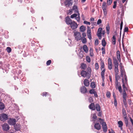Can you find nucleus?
Wrapping results in <instances>:
<instances>
[{"mask_svg": "<svg viewBox=\"0 0 133 133\" xmlns=\"http://www.w3.org/2000/svg\"><path fill=\"white\" fill-rule=\"evenodd\" d=\"M102 23V20L101 19H98L97 22V24L98 25H99Z\"/></svg>", "mask_w": 133, "mask_h": 133, "instance_id": "obj_59", "label": "nucleus"}, {"mask_svg": "<svg viewBox=\"0 0 133 133\" xmlns=\"http://www.w3.org/2000/svg\"><path fill=\"white\" fill-rule=\"evenodd\" d=\"M72 10L74 11V12L76 13L78 11L77 7L76 6H73Z\"/></svg>", "mask_w": 133, "mask_h": 133, "instance_id": "obj_33", "label": "nucleus"}, {"mask_svg": "<svg viewBox=\"0 0 133 133\" xmlns=\"http://www.w3.org/2000/svg\"><path fill=\"white\" fill-rule=\"evenodd\" d=\"M103 11L104 15L105 16H106L107 14L106 9H103Z\"/></svg>", "mask_w": 133, "mask_h": 133, "instance_id": "obj_48", "label": "nucleus"}, {"mask_svg": "<svg viewBox=\"0 0 133 133\" xmlns=\"http://www.w3.org/2000/svg\"><path fill=\"white\" fill-rule=\"evenodd\" d=\"M113 39L112 40V43L113 44L115 45L116 43V37L115 35H113L112 37Z\"/></svg>", "mask_w": 133, "mask_h": 133, "instance_id": "obj_28", "label": "nucleus"}, {"mask_svg": "<svg viewBox=\"0 0 133 133\" xmlns=\"http://www.w3.org/2000/svg\"><path fill=\"white\" fill-rule=\"evenodd\" d=\"M114 104L115 107H116L117 105V103L116 98L114 99Z\"/></svg>", "mask_w": 133, "mask_h": 133, "instance_id": "obj_57", "label": "nucleus"}, {"mask_svg": "<svg viewBox=\"0 0 133 133\" xmlns=\"http://www.w3.org/2000/svg\"><path fill=\"white\" fill-rule=\"evenodd\" d=\"M112 64V59L110 58H109L108 59V64Z\"/></svg>", "mask_w": 133, "mask_h": 133, "instance_id": "obj_45", "label": "nucleus"}, {"mask_svg": "<svg viewBox=\"0 0 133 133\" xmlns=\"http://www.w3.org/2000/svg\"><path fill=\"white\" fill-rule=\"evenodd\" d=\"M95 69L96 70H98L99 68L98 65L97 63H96L95 64Z\"/></svg>", "mask_w": 133, "mask_h": 133, "instance_id": "obj_62", "label": "nucleus"}, {"mask_svg": "<svg viewBox=\"0 0 133 133\" xmlns=\"http://www.w3.org/2000/svg\"><path fill=\"white\" fill-rule=\"evenodd\" d=\"M118 127L120 128L121 130H122V126L123 124L122 122L121 121H118Z\"/></svg>", "mask_w": 133, "mask_h": 133, "instance_id": "obj_22", "label": "nucleus"}, {"mask_svg": "<svg viewBox=\"0 0 133 133\" xmlns=\"http://www.w3.org/2000/svg\"><path fill=\"white\" fill-rule=\"evenodd\" d=\"M101 70H102V69H104V61L102 60L101 61Z\"/></svg>", "mask_w": 133, "mask_h": 133, "instance_id": "obj_34", "label": "nucleus"}, {"mask_svg": "<svg viewBox=\"0 0 133 133\" xmlns=\"http://www.w3.org/2000/svg\"><path fill=\"white\" fill-rule=\"evenodd\" d=\"M123 25V22L122 21L121 22V23L120 24V30L122 31V29Z\"/></svg>", "mask_w": 133, "mask_h": 133, "instance_id": "obj_61", "label": "nucleus"}, {"mask_svg": "<svg viewBox=\"0 0 133 133\" xmlns=\"http://www.w3.org/2000/svg\"><path fill=\"white\" fill-rule=\"evenodd\" d=\"M121 77H123V75L124 76V74H125L124 70V69H123L122 66H121Z\"/></svg>", "mask_w": 133, "mask_h": 133, "instance_id": "obj_23", "label": "nucleus"}, {"mask_svg": "<svg viewBox=\"0 0 133 133\" xmlns=\"http://www.w3.org/2000/svg\"><path fill=\"white\" fill-rule=\"evenodd\" d=\"M124 77L125 81L124 80V82H125V83L126 85H128L127 77L126 74H124Z\"/></svg>", "mask_w": 133, "mask_h": 133, "instance_id": "obj_41", "label": "nucleus"}, {"mask_svg": "<svg viewBox=\"0 0 133 133\" xmlns=\"http://www.w3.org/2000/svg\"><path fill=\"white\" fill-rule=\"evenodd\" d=\"M89 108L90 109L92 110H95V107L94 103H91L89 106Z\"/></svg>", "mask_w": 133, "mask_h": 133, "instance_id": "obj_15", "label": "nucleus"}, {"mask_svg": "<svg viewBox=\"0 0 133 133\" xmlns=\"http://www.w3.org/2000/svg\"><path fill=\"white\" fill-rule=\"evenodd\" d=\"M107 7V4L105 2H103L102 5V9H106Z\"/></svg>", "mask_w": 133, "mask_h": 133, "instance_id": "obj_32", "label": "nucleus"}, {"mask_svg": "<svg viewBox=\"0 0 133 133\" xmlns=\"http://www.w3.org/2000/svg\"><path fill=\"white\" fill-rule=\"evenodd\" d=\"M85 27L83 25L81 26L80 28V31L81 32H83L85 30Z\"/></svg>", "mask_w": 133, "mask_h": 133, "instance_id": "obj_30", "label": "nucleus"}, {"mask_svg": "<svg viewBox=\"0 0 133 133\" xmlns=\"http://www.w3.org/2000/svg\"><path fill=\"white\" fill-rule=\"evenodd\" d=\"M81 39H82V42L83 43L85 44L86 43V40L85 37H82Z\"/></svg>", "mask_w": 133, "mask_h": 133, "instance_id": "obj_40", "label": "nucleus"}, {"mask_svg": "<svg viewBox=\"0 0 133 133\" xmlns=\"http://www.w3.org/2000/svg\"><path fill=\"white\" fill-rule=\"evenodd\" d=\"M87 35L88 37L90 39H91L92 38L91 34H87Z\"/></svg>", "mask_w": 133, "mask_h": 133, "instance_id": "obj_64", "label": "nucleus"}, {"mask_svg": "<svg viewBox=\"0 0 133 133\" xmlns=\"http://www.w3.org/2000/svg\"><path fill=\"white\" fill-rule=\"evenodd\" d=\"M51 61L50 60H48L46 63V64L47 65H49L51 63Z\"/></svg>", "mask_w": 133, "mask_h": 133, "instance_id": "obj_56", "label": "nucleus"}, {"mask_svg": "<svg viewBox=\"0 0 133 133\" xmlns=\"http://www.w3.org/2000/svg\"><path fill=\"white\" fill-rule=\"evenodd\" d=\"M102 45L104 46V47L105 46L106 44V43L105 42V39L104 38H103L102 41Z\"/></svg>", "mask_w": 133, "mask_h": 133, "instance_id": "obj_36", "label": "nucleus"}, {"mask_svg": "<svg viewBox=\"0 0 133 133\" xmlns=\"http://www.w3.org/2000/svg\"><path fill=\"white\" fill-rule=\"evenodd\" d=\"M97 111H100L101 110V107L99 104H96L95 105V108Z\"/></svg>", "mask_w": 133, "mask_h": 133, "instance_id": "obj_24", "label": "nucleus"}, {"mask_svg": "<svg viewBox=\"0 0 133 133\" xmlns=\"http://www.w3.org/2000/svg\"><path fill=\"white\" fill-rule=\"evenodd\" d=\"M72 21L68 16L66 17L65 18V22L68 25H70Z\"/></svg>", "mask_w": 133, "mask_h": 133, "instance_id": "obj_8", "label": "nucleus"}, {"mask_svg": "<svg viewBox=\"0 0 133 133\" xmlns=\"http://www.w3.org/2000/svg\"><path fill=\"white\" fill-rule=\"evenodd\" d=\"M95 92V91L94 89H92L89 91L90 93L91 94H94Z\"/></svg>", "mask_w": 133, "mask_h": 133, "instance_id": "obj_47", "label": "nucleus"}, {"mask_svg": "<svg viewBox=\"0 0 133 133\" xmlns=\"http://www.w3.org/2000/svg\"><path fill=\"white\" fill-rule=\"evenodd\" d=\"M91 68L88 67L86 70H82L81 72V76L84 77H86L88 79H89L91 76Z\"/></svg>", "mask_w": 133, "mask_h": 133, "instance_id": "obj_1", "label": "nucleus"}, {"mask_svg": "<svg viewBox=\"0 0 133 133\" xmlns=\"http://www.w3.org/2000/svg\"><path fill=\"white\" fill-rule=\"evenodd\" d=\"M105 69H104L103 70H102V71L101 72V75L102 76V81L103 82H104V74L105 72Z\"/></svg>", "mask_w": 133, "mask_h": 133, "instance_id": "obj_13", "label": "nucleus"}, {"mask_svg": "<svg viewBox=\"0 0 133 133\" xmlns=\"http://www.w3.org/2000/svg\"><path fill=\"white\" fill-rule=\"evenodd\" d=\"M83 49L84 51L86 52L87 53L88 52V49L86 45H84L83 46Z\"/></svg>", "mask_w": 133, "mask_h": 133, "instance_id": "obj_25", "label": "nucleus"}, {"mask_svg": "<svg viewBox=\"0 0 133 133\" xmlns=\"http://www.w3.org/2000/svg\"><path fill=\"white\" fill-rule=\"evenodd\" d=\"M64 3L66 7H69L71 6L73 3L72 0H66Z\"/></svg>", "mask_w": 133, "mask_h": 133, "instance_id": "obj_5", "label": "nucleus"}, {"mask_svg": "<svg viewBox=\"0 0 133 133\" xmlns=\"http://www.w3.org/2000/svg\"><path fill=\"white\" fill-rule=\"evenodd\" d=\"M102 127L104 131V132H106L107 130V126L103 127Z\"/></svg>", "mask_w": 133, "mask_h": 133, "instance_id": "obj_54", "label": "nucleus"}, {"mask_svg": "<svg viewBox=\"0 0 133 133\" xmlns=\"http://www.w3.org/2000/svg\"><path fill=\"white\" fill-rule=\"evenodd\" d=\"M78 56L81 59L82 58L83 56V52L81 51L79 52L78 53Z\"/></svg>", "mask_w": 133, "mask_h": 133, "instance_id": "obj_38", "label": "nucleus"}, {"mask_svg": "<svg viewBox=\"0 0 133 133\" xmlns=\"http://www.w3.org/2000/svg\"><path fill=\"white\" fill-rule=\"evenodd\" d=\"M82 69L85 70L87 68V65L83 63L81 65V66Z\"/></svg>", "mask_w": 133, "mask_h": 133, "instance_id": "obj_35", "label": "nucleus"}, {"mask_svg": "<svg viewBox=\"0 0 133 133\" xmlns=\"http://www.w3.org/2000/svg\"><path fill=\"white\" fill-rule=\"evenodd\" d=\"M122 114L123 115V117L124 118V120L125 124L126 126V127H128V122L125 110L124 108H123L122 110Z\"/></svg>", "mask_w": 133, "mask_h": 133, "instance_id": "obj_2", "label": "nucleus"}, {"mask_svg": "<svg viewBox=\"0 0 133 133\" xmlns=\"http://www.w3.org/2000/svg\"><path fill=\"white\" fill-rule=\"evenodd\" d=\"M117 3V2L116 1H115L114 2V5L113 6V8L114 9H115L116 7V3Z\"/></svg>", "mask_w": 133, "mask_h": 133, "instance_id": "obj_58", "label": "nucleus"}, {"mask_svg": "<svg viewBox=\"0 0 133 133\" xmlns=\"http://www.w3.org/2000/svg\"><path fill=\"white\" fill-rule=\"evenodd\" d=\"M102 50V54H105V48L104 47H102L101 48Z\"/></svg>", "mask_w": 133, "mask_h": 133, "instance_id": "obj_55", "label": "nucleus"}, {"mask_svg": "<svg viewBox=\"0 0 133 133\" xmlns=\"http://www.w3.org/2000/svg\"><path fill=\"white\" fill-rule=\"evenodd\" d=\"M99 120L100 123H102L101 124L102 125V127L107 126L106 123L103 121L104 120L103 119H101V118H99Z\"/></svg>", "mask_w": 133, "mask_h": 133, "instance_id": "obj_17", "label": "nucleus"}, {"mask_svg": "<svg viewBox=\"0 0 133 133\" xmlns=\"http://www.w3.org/2000/svg\"><path fill=\"white\" fill-rule=\"evenodd\" d=\"M91 87L92 88H94L95 87V85L94 82H92L91 83Z\"/></svg>", "mask_w": 133, "mask_h": 133, "instance_id": "obj_43", "label": "nucleus"}, {"mask_svg": "<svg viewBox=\"0 0 133 133\" xmlns=\"http://www.w3.org/2000/svg\"><path fill=\"white\" fill-rule=\"evenodd\" d=\"M76 13H77V14L78 16L76 18V20L77 22H79L80 20V14L79 13L78 11Z\"/></svg>", "mask_w": 133, "mask_h": 133, "instance_id": "obj_26", "label": "nucleus"}, {"mask_svg": "<svg viewBox=\"0 0 133 133\" xmlns=\"http://www.w3.org/2000/svg\"><path fill=\"white\" fill-rule=\"evenodd\" d=\"M87 34H91V29L89 26L87 27Z\"/></svg>", "mask_w": 133, "mask_h": 133, "instance_id": "obj_39", "label": "nucleus"}, {"mask_svg": "<svg viewBox=\"0 0 133 133\" xmlns=\"http://www.w3.org/2000/svg\"><path fill=\"white\" fill-rule=\"evenodd\" d=\"M122 82L123 83L122 87L123 89V90H124L125 91V90H127L128 89L125 86V82H124V78H122Z\"/></svg>", "mask_w": 133, "mask_h": 133, "instance_id": "obj_19", "label": "nucleus"}, {"mask_svg": "<svg viewBox=\"0 0 133 133\" xmlns=\"http://www.w3.org/2000/svg\"><path fill=\"white\" fill-rule=\"evenodd\" d=\"M102 28H99L98 29L97 32L99 33H102Z\"/></svg>", "mask_w": 133, "mask_h": 133, "instance_id": "obj_63", "label": "nucleus"}, {"mask_svg": "<svg viewBox=\"0 0 133 133\" xmlns=\"http://www.w3.org/2000/svg\"><path fill=\"white\" fill-rule=\"evenodd\" d=\"M71 28L74 30L77 28L78 27L77 24L74 21H73L72 23L70 25Z\"/></svg>", "mask_w": 133, "mask_h": 133, "instance_id": "obj_7", "label": "nucleus"}, {"mask_svg": "<svg viewBox=\"0 0 133 133\" xmlns=\"http://www.w3.org/2000/svg\"><path fill=\"white\" fill-rule=\"evenodd\" d=\"M74 36L75 39L77 41L80 40L81 39V35L80 33L79 32H76L74 33Z\"/></svg>", "mask_w": 133, "mask_h": 133, "instance_id": "obj_4", "label": "nucleus"}, {"mask_svg": "<svg viewBox=\"0 0 133 133\" xmlns=\"http://www.w3.org/2000/svg\"><path fill=\"white\" fill-rule=\"evenodd\" d=\"M116 55L118 61L120 62L121 61V58H120V52L119 50H118L116 53Z\"/></svg>", "mask_w": 133, "mask_h": 133, "instance_id": "obj_16", "label": "nucleus"}, {"mask_svg": "<svg viewBox=\"0 0 133 133\" xmlns=\"http://www.w3.org/2000/svg\"><path fill=\"white\" fill-rule=\"evenodd\" d=\"M48 93L46 92H44L42 93V95L43 96H46V95H48Z\"/></svg>", "mask_w": 133, "mask_h": 133, "instance_id": "obj_60", "label": "nucleus"}, {"mask_svg": "<svg viewBox=\"0 0 133 133\" xmlns=\"http://www.w3.org/2000/svg\"><path fill=\"white\" fill-rule=\"evenodd\" d=\"M115 72V82L118 81V78L119 77V70L114 71Z\"/></svg>", "mask_w": 133, "mask_h": 133, "instance_id": "obj_12", "label": "nucleus"}, {"mask_svg": "<svg viewBox=\"0 0 133 133\" xmlns=\"http://www.w3.org/2000/svg\"><path fill=\"white\" fill-rule=\"evenodd\" d=\"M16 122V120L15 119H10L8 121V123L10 125H15Z\"/></svg>", "mask_w": 133, "mask_h": 133, "instance_id": "obj_9", "label": "nucleus"}, {"mask_svg": "<svg viewBox=\"0 0 133 133\" xmlns=\"http://www.w3.org/2000/svg\"><path fill=\"white\" fill-rule=\"evenodd\" d=\"M77 15L76 14H74L71 15L70 16V18H75V19H76V18L77 17Z\"/></svg>", "mask_w": 133, "mask_h": 133, "instance_id": "obj_42", "label": "nucleus"}, {"mask_svg": "<svg viewBox=\"0 0 133 133\" xmlns=\"http://www.w3.org/2000/svg\"><path fill=\"white\" fill-rule=\"evenodd\" d=\"M112 64H108V68L109 70H111L112 68Z\"/></svg>", "mask_w": 133, "mask_h": 133, "instance_id": "obj_49", "label": "nucleus"}, {"mask_svg": "<svg viewBox=\"0 0 133 133\" xmlns=\"http://www.w3.org/2000/svg\"><path fill=\"white\" fill-rule=\"evenodd\" d=\"M115 87L116 89H117V88L119 86V85H121L120 83L118 82V81L115 82Z\"/></svg>", "mask_w": 133, "mask_h": 133, "instance_id": "obj_37", "label": "nucleus"}, {"mask_svg": "<svg viewBox=\"0 0 133 133\" xmlns=\"http://www.w3.org/2000/svg\"><path fill=\"white\" fill-rule=\"evenodd\" d=\"M111 94L110 92L108 91L106 93V96L108 98L110 97Z\"/></svg>", "mask_w": 133, "mask_h": 133, "instance_id": "obj_51", "label": "nucleus"}, {"mask_svg": "<svg viewBox=\"0 0 133 133\" xmlns=\"http://www.w3.org/2000/svg\"><path fill=\"white\" fill-rule=\"evenodd\" d=\"M87 89L84 86H82L80 89L81 92L83 94L86 93L87 92Z\"/></svg>", "mask_w": 133, "mask_h": 133, "instance_id": "obj_11", "label": "nucleus"}, {"mask_svg": "<svg viewBox=\"0 0 133 133\" xmlns=\"http://www.w3.org/2000/svg\"><path fill=\"white\" fill-rule=\"evenodd\" d=\"M106 30L107 34L109 35V30L110 29V27L109 26L108 24L106 26Z\"/></svg>", "mask_w": 133, "mask_h": 133, "instance_id": "obj_29", "label": "nucleus"}, {"mask_svg": "<svg viewBox=\"0 0 133 133\" xmlns=\"http://www.w3.org/2000/svg\"><path fill=\"white\" fill-rule=\"evenodd\" d=\"M112 0H107V3L108 5H110L112 3Z\"/></svg>", "mask_w": 133, "mask_h": 133, "instance_id": "obj_53", "label": "nucleus"}, {"mask_svg": "<svg viewBox=\"0 0 133 133\" xmlns=\"http://www.w3.org/2000/svg\"><path fill=\"white\" fill-rule=\"evenodd\" d=\"M86 58L87 61L89 63L91 61V59H90V57H89L88 56H87Z\"/></svg>", "mask_w": 133, "mask_h": 133, "instance_id": "obj_52", "label": "nucleus"}, {"mask_svg": "<svg viewBox=\"0 0 133 133\" xmlns=\"http://www.w3.org/2000/svg\"><path fill=\"white\" fill-rule=\"evenodd\" d=\"M84 85L86 87L89 86V80L87 79H85L84 80Z\"/></svg>", "mask_w": 133, "mask_h": 133, "instance_id": "obj_21", "label": "nucleus"}, {"mask_svg": "<svg viewBox=\"0 0 133 133\" xmlns=\"http://www.w3.org/2000/svg\"><path fill=\"white\" fill-rule=\"evenodd\" d=\"M2 128L4 130L7 131L9 130L10 127L9 125L7 123H5L3 125Z\"/></svg>", "mask_w": 133, "mask_h": 133, "instance_id": "obj_10", "label": "nucleus"}, {"mask_svg": "<svg viewBox=\"0 0 133 133\" xmlns=\"http://www.w3.org/2000/svg\"><path fill=\"white\" fill-rule=\"evenodd\" d=\"M6 50L8 53H10L11 51V49L10 47H8L6 48Z\"/></svg>", "mask_w": 133, "mask_h": 133, "instance_id": "obj_44", "label": "nucleus"}, {"mask_svg": "<svg viewBox=\"0 0 133 133\" xmlns=\"http://www.w3.org/2000/svg\"><path fill=\"white\" fill-rule=\"evenodd\" d=\"M8 115L5 114H2L0 116V120L3 121H4L8 119Z\"/></svg>", "mask_w": 133, "mask_h": 133, "instance_id": "obj_6", "label": "nucleus"}, {"mask_svg": "<svg viewBox=\"0 0 133 133\" xmlns=\"http://www.w3.org/2000/svg\"><path fill=\"white\" fill-rule=\"evenodd\" d=\"M14 128L15 130L18 131L20 130L21 129V125L19 124H16L14 125Z\"/></svg>", "mask_w": 133, "mask_h": 133, "instance_id": "obj_20", "label": "nucleus"}, {"mask_svg": "<svg viewBox=\"0 0 133 133\" xmlns=\"http://www.w3.org/2000/svg\"><path fill=\"white\" fill-rule=\"evenodd\" d=\"M92 121L94 122H95V121L96 120H97V117L96 116V114H94L93 115V116L92 117Z\"/></svg>", "mask_w": 133, "mask_h": 133, "instance_id": "obj_27", "label": "nucleus"}, {"mask_svg": "<svg viewBox=\"0 0 133 133\" xmlns=\"http://www.w3.org/2000/svg\"><path fill=\"white\" fill-rule=\"evenodd\" d=\"M123 97H126L127 95L125 91L124 90L123 91Z\"/></svg>", "mask_w": 133, "mask_h": 133, "instance_id": "obj_50", "label": "nucleus"}, {"mask_svg": "<svg viewBox=\"0 0 133 133\" xmlns=\"http://www.w3.org/2000/svg\"><path fill=\"white\" fill-rule=\"evenodd\" d=\"M113 64L114 66V71L118 70V65L119 63L115 57H113Z\"/></svg>", "mask_w": 133, "mask_h": 133, "instance_id": "obj_3", "label": "nucleus"}, {"mask_svg": "<svg viewBox=\"0 0 133 133\" xmlns=\"http://www.w3.org/2000/svg\"><path fill=\"white\" fill-rule=\"evenodd\" d=\"M5 108V106L3 103L1 102H0V110H3Z\"/></svg>", "mask_w": 133, "mask_h": 133, "instance_id": "obj_31", "label": "nucleus"}, {"mask_svg": "<svg viewBox=\"0 0 133 133\" xmlns=\"http://www.w3.org/2000/svg\"><path fill=\"white\" fill-rule=\"evenodd\" d=\"M94 127L97 130H99L101 128L100 125L98 123H96L95 124Z\"/></svg>", "mask_w": 133, "mask_h": 133, "instance_id": "obj_14", "label": "nucleus"}, {"mask_svg": "<svg viewBox=\"0 0 133 133\" xmlns=\"http://www.w3.org/2000/svg\"><path fill=\"white\" fill-rule=\"evenodd\" d=\"M122 82L123 83L122 87L123 89V90H124L125 91V90H127L128 89L125 86V82H124V78H122Z\"/></svg>", "mask_w": 133, "mask_h": 133, "instance_id": "obj_18", "label": "nucleus"}, {"mask_svg": "<svg viewBox=\"0 0 133 133\" xmlns=\"http://www.w3.org/2000/svg\"><path fill=\"white\" fill-rule=\"evenodd\" d=\"M117 89L120 93L122 92V90L121 85H119V86L118 87Z\"/></svg>", "mask_w": 133, "mask_h": 133, "instance_id": "obj_46", "label": "nucleus"}]
</instances>
